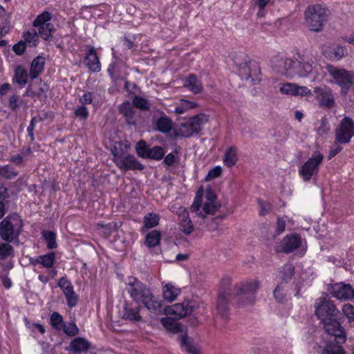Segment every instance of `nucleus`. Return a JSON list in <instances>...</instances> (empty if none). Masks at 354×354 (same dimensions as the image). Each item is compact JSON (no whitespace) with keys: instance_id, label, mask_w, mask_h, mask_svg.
<instances>
[{"instance_id":"nucleus-30","label":"nucleus","mask_w":354,"mask_h":354,"mask_svg":"<svg viewBox=\"0 0 354 354\" xmlns=\"http://www.w3.org/2000/svg\"><path fill=\"white\" fill-rule=\"evenodd\" d=\"M140 308V306L132 308L129 305L125 304L124 307V313L122 317L131 321L138 322L141 320V316L139 314Z\"/></svg>"},{"instance_id":"nucleus-14","label":"nucleus","mask_w":354,"mask_h":354,"mask_svg":"<svg viewBox=\"0 0 354 354\" xmlns=\"http://www.w3.org/2000/svg\"><path fill=\"white\" fill-rule=\"evenodd\" d=\"M314 93L321 106L328 109L334 106V96L328 87L326 86L315 87Z\"/></svg>"},{"instance_id":"nucleus-63","label":"nucleus","mask_w":354,"mask_h":354,"mask_svg":"<svg viewBox=\"0 0 354 354\" xmlns=\"http://www.w3.org/2000/svg\"><path fill=\"white\" fill-rule=\"evenodd\" d=\"M273 295L276 300L279 302H282L285 298V294L281 284H279L274 289Z\"/></svg>"},{"instance_id":"nucleus-48","label":"nucleus","mask_w":354,"mask_h":354,"mask_svg":"<svg viewBox=\"0 0 354 354\" xmlns=\"http://www.w3.org/2000/svg\"><path fill=\"white\" fill-rule=\"evenodd\" d=\"M58 286L62 290L64 295H68L73 291V286L71 283L65 277H62L59 279L57 283Z\"/></svg>"},{"instance_id":"nucleus-42","label":"nucleus","mask_w":354,"mask_h":354,"mask_svg":"<svg viewBox=\"0 0 354 354\" xmlns=\"http://www.w3.org/2000/svg\"><path fill=\"white\" fill-rule=\"evenodd\" d=\"M40 259V264L46 268H51L55 261V254L54 252H51L48 254H44V255H40L39 256Z\"/></svg>"},{"instance_id":"nucleus-24","label":"nucleus","mask_w":354,"mask_h":354,"mask_svg":"<svg viewBox=\"0 0 354 354\" xmlns=\"http://www.w3.org/2000/svg\"><path fill=\"white\" fill-rule=\"evenodd\" d=\"M180 292L181 289L171 283H166L162 287L163 298L169 302L174 301Z\"/></svg>"},{"instance_id":"nucleus-57","label":"nucleus","mask_w":354,"mask_h":354,"mask_svg":"<svg viewBox=\"0 0 354 354\" xmlns=\"http://www.w3.org/2000/svg\"><path fill=\"white\" fill-rule=\"evenodd\" d=\"M183 303H185V310L187 311V315L191 314L198 308V302L195 300H188Z\"/></svg>"},{"instance_id":"nucleus-13","label":"nucleus","mask_w":354,"mask_h":354,"mask_svg":"<svg viewBox=\"0 0 354 354\" xmlns=\"http://www.w3.org/2000/svg\"><path fill=\"white\" fill-rule=\"evenodd\" d=\"M244 62L239 64L240 74L243 78L248 80L252 79L254 81V77L261 75L260 68L257 63L251 62L246 55H243Z\"/></svg>"},{"instance_id":"nucleus-58","label":"nucleus","mask_w":354,"mask_h":354,"mask_svg":"<svg viewBox=\"0 0 354 354\" xmlns=\"http://www.w3.org/2000/svg\"><path fill=\"white\" fill-rule=\"evenodd\" d=\"M342 145H344V143H339L336 141V138H335L334 144L330 147V149L329 151V158H331L338 154L342 149L343 147Z\"/></svg>"},{"instance_id":"nucleus-16","label":"nucleus","mask_w":354,"mask_h":354,"mask_svg":"<svg viewBox=\"0 0 354 354\" xmlns=\"http://www.w3.org/2000/svg\"><path fill=\"white\" fill-rule=\"evenodd\" d=\"M115 164L120 169L124 171L136 169L142 170L144 169L143 165L137 160L134 156L127 153Z\"/></svg>"},{"instance_id":"nucleus-1","label":"nucleus","mask_w":354,"mask_h":354,"mask_svg":"<svg viewBox=\"0 0 354 354\" xmlns=\"http://www.w3.org/2000/svg\"><path fill=\"white\" fill-rule=\"evenodd\" d=\"M339 310L335 305L326 298H319L315 302V314L323 323L325 332L330 336L326 340L323 354H345L342 344L346 342V336L344 328L337 319Z\"/></svg>"},{"instance_id":"nucleus-64","label":"nucleus","mask_w":354,"mask_h":354,"mask_svg":"<svg viewBox=\"0 0 354 354\" xmlns=\"http://www.w3.org/2000/svg\"><path fill=\"white\" fill-rule=\"evenodd\" d=\"M19 100V97L17 94H13L9 97L8 104L9 107L11 110L15 111L19 108L18 101Z\"/></svg>"},{"instance_id":"nucleus-35","label":"nucleus","mask_w":354,"mask_h":354,"mask_svg":"<svg viewBox=\"0 0 354 354\" xmlns=\"http://www.w3.org/2000/svg\"><path fill=\"white\" fill-rule=\"evenodd\" d=\"M15 254L14 248L8 242L0 243V260H6Z\"/></svg>"},{"instance_id":"nucleus-31","label":"nucleus","mask_w":354,"mask_h":354,"mask_svg":"<svg viewBox=\"0 0 354 354\" xmlns=\"http://www.w3.org/2000/svg\"><path fill=\"white\" fill-rule=\"evenodd\" d=\"M160 242V232L158 230L149 232L145 237V244L149 248L158 245Z\"/></svg>"},{"instance_id":"nucleus-15","label":"nucleus","mask_w":354,"mask_h":354,"mask_svg":"<svg viewBox=\"0 0 354 354\" xmlns=\"http://www.w3.org/2000/svg\"><path fill=\"white\" fill-rule=\"evenodd\" d=\"M301 241V237L297 234L286 235L281 241L277 251L278 252L290 253L299 248Z\"/></svg>"},{"instance_id":"nucleus-20","label":"nucleus","mask_w":354,"mask_h":354,"mask_svg":"<svg viewBox=\"0 0 354 354\" xmlns=\"http://www.w3.org/2000/svg\"><path fill=\"white\" fill-rule=\"evenodd\" d=\"M90 346V342L85 338L76 337L70 342L67 350L75 353H85L88 351Z\"/></svg>"},{"instance_id":"nucleus-45","label":"nucleus","mask_w":354,"mask_h":354,"mask_svg":"<svg viewBox=\"0 0 354 354\" xmlns=\"http://www.w3.org/2000/svg\"><path fill=\"white\" fill-rule=\"evenodd\" d=\"M162 324L169 330L177 333L179 326L176 321L171 317H164L161 319Z\"/></svg>"},{"instance_id":"nucleus-50","label":"nucleus","mask_w":354,"mask_h":354,"mask_svg":"<svg viewBox=\"0 0 354 354\" xmlns=\"http://www.w3.org/2000/svg\"><path fill=\"white\" fill-rule=\"evenodd\" d=\"M75 117L78 118L80 120H86L89 115L88 109L84 105L77 106L74 109Z\"/></svg>"},{"instance_id":"nucleus-37","label":"nucleus","mask_w":354,"mask_h":354,"mask_svg":"<svg viewBox=\"0 0 354 354\" xmlns=\"http://www.w3.org/2000/svg\"><path fill=\"white\" fill-rule=\"evenodd\" d=\"M160 217L155 213H149L144 216V227L147 229L153 228L158 225Z\"/></svg>"},{"instance_id":"nucleus-9","label":"nucleus","mask_w":354,"mask_h":354,"mask_svg":"<svg viewBox=\"0 0 354 354\" xmlns=\"http://www.w3.org/2000/svg\"><path fill=\"white\" fill-rule=\"evenodd\" d=\"M203 190H198L196 194L194 201L190 207L193 212H196L200 217L205 218L207 214H214L221 207L218 203L205 202L203 206L202 210L201 207L203 203Z\"/></svg>"},{"instance_id":"nucleus-51","label":"nucleus","mask_w":354,"mask_h":354,"mask_svg":"<svg viewBox=\"0 0 354 354\" xmlns=\"http://www.w3.org/2000/svg\"><path fill=\"white\" fill-rule=\"evenodd\" d=\"M44 120V118L40 115L35 116L31 119L30 124L27 128V131L28 133V136L30 138L31 141H33L35 139L33 131L35 124L38 122H42Z\"/></svg>"},{"instance_id":"nucleus-56","label":"nucleus","mask_w":354,"mask_h":354,"mask_svg":"<svg viewBox=\"0 0 354 354\" xmlns=\"http://www.w3.org/2000/svg\"><path fill=\"white\" fill-rule=\"evenodd\" d=\"M258 203L260 206V214L261 216L266 215L271 211L272 205L269 202H266L259 199Z\"/></svg>"},{"instance_id":"nucleus-53","label":"nucleus","mask_w":354,"mask_h":354,"mask_svg":"<svg viewBox=\"0 0 354 354\" xmlns=\"http://www.w3.org/2000/svg\"><path fill=\"white\" fill-rule=\"evenodd\" d=\"M296 84L286 83L283 84L279 91L281 93L290 95H295Z\"/></svg>"},{"instance_id":"nucleus-47","label":"nucleus","mask_w":354,"mask_h":354,"mask_svg":"<svg viewBox=\"0 0 354 354\" xmlns=\"http://www.w3.org/2000/svg\"><path fill=\"white\" fill-rule=\"evenodd\" d=\"M23 38L25 40V43H28L31 44L32 46H35L38 41V33L36 32L35 30L27 31L24 32Z\"/></svg>"},{"instance_id":"nucleus-27","label":"nucleus","mask_w":354,"mask_h":354,"mask_svg":"<svg viewBox=\"0 0 354 354\" xmlns=\"http://www.w3.org/2000/svg\"><path fill=\"white\" fill-rule=\"evenodd\" d=\"M45 59L43 57L37 56L32 62L30 70L31 79H36L44 71Z\"/></svg>"},{"instance_id":"nucleus-28","label":"nucleus","mask_w":354,"mask_h":354,"mask_svg":"<svg viewBox=\"0 0 354 354\" xmlns=\"http://www.w3.org/2000/svg\"><path fill=\"white\" fill-rule=\"evenodd\" d=\"M28 74L27 71L21 65L17 66L15 69V75L12 77V82L24 86L28 82Z\"/></svg>"},{"instance_id":"nucleus-19","label":"nucleus","mask_w":354,"mask_h":354,"mask_svg":"<svg viewBox=\"0 0 354 354\" xmlns=\"http://www.w3.org/2000/svg\"><path fill=\"white\" fill-rule=\"evenodd\" d=\"M333 297L338 299H354V290L351 285H337L333 291Z\"/></svg>"},{"instance_id":"nucleus-25","label":"nucleus","mask_w":354,"mask_h":354,"mask_svg":"<svg viewBox=\"0 0 354 354\" xmlns=\"http://www.w3.org/2000/svg\"><path fill=\"white\" fill-rule=\"evenodd\" d=\"M184 86L187 88L194 94L201 93L203 89V86L201 80L194 75H189L185 80Z\"/></svg>"},{"instance_id":"nucleus-62","label":"nucleus","mask_w":354,"mask_h":354,"mask_svg":"<svg viewBox=\"0 0 354 354\" xmlns=\"http://www.w3.org/2000/svg\"><path fill=\"white\" fill-rule=\"evenodd\" d=\"M221 173H222V168L220 166L214 167V168L211 169L209 171V172L206 176V179L207 180L214 179V178L220 176Z\"/></svg>"},{"instance_id":"nucleus-43","label":"nucleus","mask_w":354,"mask_h":354,"mask_svg":"<svg viewBox=\"0 0 354 354\" xmlns=\"http://www.w3.org/2000/svg\"><path fill=\"white\" fill-rule=\"evenodd\" d=\"M133 105L142 111H149L150 109V104L144 97L140 96H135L133 100Z\"/></svg>"},{"instance_id":"nucleus-2","label":"nucleus","mask_w":354,"mask_h":354,"mask_svg":"<svg viewBox=\"0 0 354 354\" xmlns=\"http://www.w3.org/2000/svg\"><path fill=\"white\" fill-rule=\"evenodd\" d=\"M272 68L277 73L281 75L288 77H309L313 80L323 76L324 73L321 65L306 51L297 53L293 59L277 57L273 61Z\"/></svg>"},{"instance_id":"nucleus-52","label":"nucleus","mask_w":354,"mask_h":354,"mask_svg":"<svg viewBox=\"0 0 354 354\" xmlns=\"http://www.w3.org/2000/svg\"><path fill=\"white\" fill-rule=\"evenodd\" d=\"M342 311L348 319L349 323L351 324L354 322V307L351 304H346L344 305L342 307Z\"/></svg>"},{"instance_id":"nucleus-7","label":"nucleus","mask_w":354,"mask_h":354,"mask_svg":"<svg viewBox=\"0 0 354 354\" xmlns=\"http://www.w3.org/2000/svg\"><path fill=\"white\" fill-rule=\"evenodd\" d=\"M324 72V77L326 72L333 77L335 83L340 86L342 89H349L354 83V74L343 68H337L333 65L327 64L322 66Z\"/></svg>"},{"instance_id":"nucleus-11","label":"nucleus","mask_w":354,"mask_h":354,"mask_svg":"<svg viewBox=\"0 0 354 354\" xmlns=\"http://www.w3.org/2000/svg\"><path fill=\"white\" fill-rule=\"evenodd\" d=\"M336 141L348 144L354 136V121L349 117H344L335 129Z\"/></svg>"},{"instance_id":"nucleus-21","label":"nucleus","mask_w":354,"mask_h":354,"mask_svg":"<svg viewBox=\"0 0 354 354\" xmlns=\"http://www.w3.org/2000/svg\"><path fill=\"white\" fill-rule=\"evenodd\" d=\"M130 147L128 141L115 142L111 147V153L113 156V162L115 163L122 156L127 154V149Z\"/></svg>"},{"instance_id":"nucleus-26","label":"nucleus","mask_w":354,"mask_h":354,"mask_svg":"<svg viewBox=\"0 0 354 354\" xmlns=\"http://www.w3.org/2000/svg\"><path fill=\"white\" fill-rule=\"evenodd\" d=\"M172 124L171 120L163 113L155 122L156 129L163 133H169L172 129Z\"/></svg>"},{"instance_id":"nucleus-6","label":"nucleus","mask_w":354,"mask_h":354,"mask_svg":"<svg viewBox=\"0 0 354 354\" xmlns=\"http://www.w3.org/2000/svg\"><path fill=\"white\" fill-rule=\"evenodd\" d=\"M327 9L321 5L310 6L305 11V21L308 28L311 31H321L324 23L327 20Z\"/></svg>"},{"instance_id":"nucleus-38","label":"nucleus","mask_w":354,"mask_h":354,"mask_svg":"<svg viewBox=\"0 0 354 354\" xmlns=\"http://www.w3.org/2000/svg\"><path fill=\"white\" fill-rule=\"evenodd\" d=\"M315 126L319 136H324L328 133L330 130V125L326 116L322 117L320 120H318L315 124Z\"/></svg>"},{"instance_id":"nucleus-36","label":"nucleus","mask_w":354,"mask_h":354,"mask_svg":"<svg viewBox=\"0 0 354 354\" xmlns=\"http://www.w3.org/2000/svg\"><path fill=\"white\" fill-rule=\"evenodd\" d=\"M295 274V267L292 264H285L281 267L279 274L282 281L288 282Z\"/></svg>"},{"instance_id":"nucleus-4","label":"nucleus","mask_w":354,"mask_h":354,"mask_svg":"<svg viewBox=\"0 0 354 354\" xmlns=\"http://www.w3.org/2000/svg\"><path fill=\"white\" fill-rule=\"evenodd\" d=\"M259 288V282L254 281L251 282L236 284L233 290H228L223 292H220L218 297L216 309L222 318L226 319L228 315V300L232 295H243L246 297L245 304H253L255 301V292Z\"/></svg>"},{"instance_id":"nucleus-55","label":"nucleus","mask_w":354,"mask_h":354,"mask_svg":"<svg viewBox=\"0 0 354 354\" xmlns=\"http://www.w3.org/2000/svg\"><path fill=\"white\" fill-rule=\"evenodd\" d=\"M108 73L112 79L121 77L119 66L116 62L111 64L108 68Z\"/></svg>"},{"instance_id":"nucleus-5","label":"nucleus","mask_w":354,"mask_h":354,"mask_svg":"<svg viewBox=\"0 0 354 354\" xmlns=\"http://www.w3.org/2000/svg\"><path fill=\"white\" fill-rule=\"evenodd\" d=\"M24 223L17 214L8 215L0 223V237L8 243H19Z\"/></svg>"},{"instance_id":"nucleus-32","label":"nucleus","mask_w":354,"mask_h":354,"mask_svg":"<svg viewBox=\"0 0 354 354\" xmlns=\"http://www.w3.org/2000/svg\"><path fill=\"white\" fill-rule=\"evenodd\" d=\"M169 315H174L176 319H180L187 315V311L185 310V303L176 304L167 309Z\"/></svg>"},{"instance_id":"nucleus-61","label":"nucleus","mask_w":354,"mask_h":354,"mask_svg":"<svg viewBox=\"0 0 354 354\" xmlns=\"http://www.w3.org/2000/svg\"><path fill=\"white\" fill-rule=\"evenodd\" d=\"M93 100V93L91 92H85L82 96L80 97L79 101L81 105L86 106V104H90Z\"/></svg>"},{"instance_id":"nucleus-18","label":"nucleus","mask_w":354,"mask_h":354,"mask_svg":"<svg viewBox=\"0 0 354 354\" xmlns=\"http://www.w3.org/2000/svg\"><path fill=\"white\" fill-rule=\"evenodd\" d=\"M84 63L91 72L97 73L100 71V62L94 47L89 49L84 58Z\"/></svg>"},{"instance_id":"nucleus-22","label":"nucleus","mask_w":354,"mask_h":354,"mask_svg":"<svg viewBox=\"0 0 354 354\" xmlns=\"http://www.w3.org/2000/svg\"><path fill=\"white\" fill-rule=\"evenodd\" d=\"M119 111L120 113L126 118V121L129 124H136V112L133 104H131L129 101H126L120 104Z\"/></svg>"},{"instance_id":"nucleus-12","label":"nucleus","mask_w":354,"mask_h":354,"mask_svg":"<svg viewBox=\"0 0 354 354\" xmlns=\"http://www.w3.org/2000/svg\"><path fill=\"white\" fill-rule=\"evenodd\" d=\"M51 14L44 11L39 15L33 21V26L38 29V34L44 39L48 40L52 37L54 26L50 23Z\"/></svg>"},{"instance_id":"nucleus-10","label":"nucleus","mask_w":354,"mask_h":354,"mask_svg":"<svg viewBox=\"0 0 354 354\" xmlns=\"http://www.w3.org/2000/svg\"><path fill=\"white\" fill-rule=\"evenodd\" d=\"M323 158L324 156L320 153L316 152L299 168V175L304 181H309L313 176L317 174Z\"/></svg>"},{"instance_id":"nucleus-29","label":"nucleus","mask_w":354,"mask_h":354,"mask_svg":"<svg viewBox=\"0 0 354 354\" xmlns=\"http://www.w3.org/2000/svg\"><path fill=\"white\" fill-rule=\"evenodd\" d=\"M237 160V149L234 146H231L225 153L223 162L225 166L231 167L236 164Z\"/></svg>"},{"instance_id":"nucleus-40","label":"nucleus","mask_w":354,"mask_h":354,"mask_svg":"<svg viewBox=\"0 0 354 354\" xmlns=\"http://www.w3.org/2000/svg\"><path fill=\"white\" fill-rule=\"evenodd\" d=\"M165 153V152L162 147L156 146L149 149L147 158L160 160L164 157Z\"/></svg>"},{"instance_id":"nucleus-8","label":"nucleus","mask_w":354,"mask_h":354,"mask_svg":"<svg viewBox=\"0 0 354 354\" xmlns=\"http://www.w3.org/2000/svg\"><path fill=\"white\" fill-rule=\"evenodd\" d=\"M203 118L202 115H197L181 123L176 130V135L184 138L197 135L202 129Z\"/></svg>"},{"instance_id":"nucleus-44","label":"nucleus","mask_w":354,"mask_h":354,"mask_svg":"<svg viewBox=\"0 0 354 354\" xmlns=\"http://www.w3.org/2000/svg\"><path fill=\"white\" fill-rule=\"evenodd\" d=\"M50 324L55 329L59 331L62 330L64 324L62 316L59 313L54 312L50 315Z\"/></svg>"},{"instance_id":"nucleus-34","label":"nucleus","mask_w":354,"mask_h":354,"mask_svg":"<svg viewBox=\"0 0 354 354\" xmlns=\"http://www.w3.org/2000/svg\"><path fill=\"white\" fill-rule=\"evenodd\" d=\"M197 104L193 101L182 99L180 103L175 106L174 112L176 114H183L188 110L196 108Z\"/></svg>"},{"instance_id":"nucleus-54","label":"nucleus","mask_w":354,"mask_h":354,"mask_svg":"<svg viewBox=\"0 0 354 354\" xmlns=\"http://www.w3.org/2000/svg\"><path fill=\"white\" fill-rule=\"evenodd\" d=\"M331 53L332 55L330 56V58L339 60L345 55V54L346 53V50L342 46H337L333 48Z\"/></svg>"},{"instance_id":"nucleus-17","label":"nucleus","mask_w":354,"mask_h":354,"mask_svg":"<svg viewBox=\"0 0 354 354\" xmlns=\"http://www.w3.org/2000/svg\"><path fill=\"white\" fill-rule=\"evenodd\" d=\"M48 90V85L42 81H39L34 84L29 85L26 88L25 95L45 100L47 97L46 93Z\"/></svg>"},{"instance_id":"nucleus-59","label":"nucleus","mask_w":354,"mask_h":354,"mask_svg":"<svg viewBox=\"0 0 354 354\" xmlns=\"http://www.w3.org/2000/svg\"><path fill=\"white\" fill-rule=\"evenodd\" d=\"M295 93V96H301V97L307 96L308 97L309 95H312L311 91L307 86H298L297 84L296 85Z\"/></svg>"},{"instance_id":"nucleus-49","label":"nucleus","mask_w":354,"mask_h":354,"mask_svg":"<svg viewBox=\"0 0 354 354\" xmlns=\"http://www.w3.org/2000/svg\"><path fill=\"white\" fill-rule=\"evenodd\" d=\"M149 149L150 148L147 146L146 142L144 140H140L137 142L136 146V150L138 156L143 158H147Z\"/></svg>"},{"instance_id":"nucleus-39","label":"nucleus","mask_w":354,"mask_h":354,"mask_svg":"<svg viewBox=\"0 0 354 354\" xmlns=\"http://www.w3.org/2000/svg\"><path fill=\"white\" fill-rule=\"evenodd\" d=\"M42 237L45 240L47 247L49 249H54L57 248L56 234L52 231H44L42 232Z\"/></svg>"},{"instance_id":"nucleus-41","label":"nucleus","mask_w":354,"mask_h":354,"mask_svg":"<svg viewBox=\"0 0 354 354\" xmlns=\"http://www.w3.org/2000/svg\"><path fill=\"white\" fill-rule=\"evenodd\" d=\"M17 175L18 171L10 165L0 167V176L2 178L12 179L15 178Z\"/></svg>"},{"instance_id":"nucleus-3","label":"nucleus","mask_w":354,"mask_h":354,"mask_svg":"<svg viewBox=\"0 0 354 354\" xmlns=\"http://www.w3.org/2000/svg\"><path fill=\"white\" fill-rule=\"evenodd\" d=\"M126 290L136 303H142L153 315L162 314L164 308L161 301L145 284L133 277H128Z\"/></svg>"},{"instance_id":"nucleus-46","label":"nucleus","mask_w":354,"mask_h":354,"mask_svg":"<svg viewBox=\"0 0 354 354\" xmlns=\"http://www.w3.org/2000/svg\"><path fill=\"white\" fill-rule=\"evenodd\" d=\"M62 330L70 337H73L79 333V328L74 322L64 323Z\"/></svg>"},{"instance_id":"nucleus-60","label":"nucleus","mask_w":354,"mask_h":354,"mask_svg":"<svg viewBox=\"0 0 354 354\" xmlns=\"http://www.w3.org/2000/svg\"><path fill=\"white\" fill-rule=\"evenodd\" d=\"M67 305L69 307H74L77 305V301H78V296L76 295V293L73 291H72V293H68V295H64Z\"/></svg>"},{"instance_id":"nucleus-23","label":"nucleus","mask_w":354,"mask_h":354,"mask_svg":"<svg viewBox=\"0 0 354 354\" xmlns=\"http://www.w3.org/2000/svg\"><path fill=\"white\" fill-rule=\"evenodd\" d=\"M180 221L178 226L180 230L186 235H189L194 230V225L189 218V213L184 210L179 215Z\"/></svg>"},{"instance_id":"nucleus-33","label":"nucleus","mask_w":354,"mask_h":354,"mask_svg":"<svg viewBox=\"0 0 354 354\" xmlns=\"http://www.w3.org/2000/svg\"><path fill=\"white\" fill-rule=\"evenodd\" d=\"M180 346L185 348L187 354H201L200 350L188 339L187 335H183L180 337Z\"/></svg>"}]
</instances>
